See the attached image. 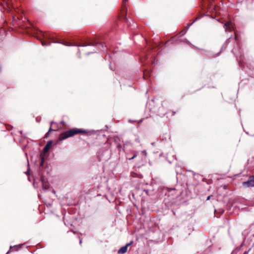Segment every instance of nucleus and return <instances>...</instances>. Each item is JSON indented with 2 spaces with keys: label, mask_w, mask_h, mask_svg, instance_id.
I'll return each instance as SVG.
<instances>
[{
  "label": "nucleus",
  "mask_w": 254,
  "mask_h": 254,
  "mask_svg": "<svg viewBox=\"0 0 254 254\" xmlns=\"http://www.w3.org/2000/svg\"><path fill=\"white\" fill-rule=\"evenodd\" d=\"M89 130L80 129L77 128H73L71 129L64 131L60 134L59 138V140L62 141L68 137H72L75 134H79L81 133H88Z\"/></svg>",
  "instance_id": "obj_1"
},
{
  "label": "nucleus",
  "mask_w": 254,
  "mask_h": 254,
  "mask_svg": "<svg viewBox=\"0 0 254 254\" xmlns=\"http://www.w3.org/2000/svg\"><path fill=\"white\" fill-rule=\"evenodd\" d=\"M233 52L236 57H239V59L238 60L240 66H242L244 68H245L246 67H249L245 58L244 57H242L243 52L240 49H239L238 46L234 47L233 50Z\"/></svg>",
  "instance_id": "obj_2"
},
{
  "label": "nucleus",
  "mask_w": 254,
  "mask_h": 254,
  "mask_svg": "<svg viewBox=\"0 0 254 254\" xmlns=\"http://www.w3.org/2000/svg\"><path fill=\"white\" fill-rule=\"evenodd\" d=\"M55 43H60L62 45H65L66 46H76V47H86L87 46H97L99 45V48L100 49H101V51H104V44L102 43H95V42H90L89 43L87 44H65L64 42H61L59 41L55 42Z\"/></svg>",
  "instance_id": "obj_3"
},
{
  "label": "nucleus",
  "mask_w": 254,
  "mask_h": 254,
  "mask_svg": "<svg viewBox=\"0 0 254 254\" xmlns=\"http://www.w3.org/2000/svg\"><path fill=\"white\" fill-rule=\"evenodd\" d=\"M243 186L245 188L254 187V175L249 177L248 181L242 183Z\"/></svg>",
  "instance_id": "obj_4"
},
{
  "label": "nucleus",
  "mask_w": 254,
  "mask_h": 254,
  "mask_svg": "<svg viewBox=\"0 0 254 254\" xmlns=\"http://www.w3.org/2000/svg\"><path fill=\"white\" fill-rule=\"evenodd\" d=\"M224 28L225 29V31L229 30L231 31L233 29V27L231 22H227L224 25Z\"/></svg>",
  "instance_id": "obj_5"
},
{
  "label": "nucleus",
  "mask_w": 254,
  "mask_h": 254,
  "mask_svg": "<svg viewBox=\"0 0 254 254\" xmlns=\"http://www.w3.org/2000/svg\"><path fill=\"white\" fill-rule=\"evenodd\" d=\"M132 243V242H130L129 243L127 244L126 246L121 248L119 251L118 253L125 254L127 251V248L128 246Z\"/></svg>",
  "instance_id": "obj_6"
},
{
  "label": "nucleus",
  "mask_w": 254,
  "mask_h": 254,
  "mask_svg": "<svg viewBox=\"0 0 254 254\" xmlns=\"http://www.w3.org/2000/svg\"><path fill=\"white\" fill-rule=\"evenodd\" d=\"M167 104V103L166 102H162V107H160L159 108V114H160V116H164L165 115H166L167 113V112L166 111L162 112V110L163 109L164 106H166Z\"/></svg>",
  "instance_id": "obj_7"
},
{
  "label": "nucleus",
  "mask_w": 254,
  "mask_h": 254,
  "mask_svg": "<svg viewBox=\"0 0 254 254\" xmlns=\"http://www.w3.org/2000/svg\"><path fill=\"white\" fill-rule=\"evenodd\" d=\"M52 140H50L47 142V144L44 147V149H43L44 153H46L49 150L51 146L52 145Z\"/></svg>",
  "instance_id": "obj_8"
},
{
  "label": "nucleus",
  "mask_w": 254,
  "mask_h": 254,
  "mask_svg": "<svg viewBox=\"0 0 254 254\" xmlns=\"http://www.w3.org/2000/svg\"><path fill=\"white\" fill-rule=\"evenodd\" d=\"M24 244H19V245H15L13 246V248H15L16 249L15 250V251H18L19 249H21L22 248V246ZM12 248H13V247L12 246H10V249H12Z\"/></svg>",
  "instance_id": "obj_9"
},
{
  "label": "nucleus",
  "mask_w": 254,
  "mask_h": 254,
  "mask_svg": "<svg viewBox=\"0 0 254 254\" xmlns=\"http://www.w3.org/2000/svg\"><path fill=\"white\" fill-rule=\"evenodd\" d=\"M41 181L42 183V189L44 190H48V187L46 185L44 184V181L43 178H41Z\"/></svg>",
  "instance_id": "obj_10"
},
{
  "label": "nucleus",
  "mask_w": 254,
  "mask_h": 254,
  "mask_svg": "<svg viewBox=\"0 0 254 254\" xmlns=\"http://www.w3.org/2000/svg\"><path fill=\"white\" fill-rule=\"evenodd\" d=\"M98 155H99V160H107L108 159L109 157H107L106 158H103V157L102 156V155L100 154V152H99L98 153Z\"/></svg>",
  "instance_id": "obj_11"
},
{
  "label": "nucleus",
  "mask_w": 254,
  "mask_h": 254,
  "mask_svg": "<svg viewBox=\"0 0 254 254\" xmlns=\"http://www.w3.org/2000/svg\"><path fill=\"white\" fill-rule=\"evenodd\" d=\"M44 163V157L43 156H41V162L40 166L42 167L43 166Z\"/></svg>",
  "instance_id": "obj_12"
},
{
  "label": "nucleus",
  "mask_w": 254,
  "mask_h": 254,
  "mask_svg": "<svg viewBox=\"0 0 254 254\" xmlns=\"http://www.w3.org/2000/svg\"><path fill=\"white\" fill-rule=\"evenodd\" d=\"M136 156H137V154H136V153H134V154H133V156H132V157H130V158H128V159L129 160H132V159H133L134 158H135Z\"/></svg>",
  "instance_id": "obj_13"
},
{
  "label": "nucleus",
  "mask_w": 254,
  "mask_h": 254,
  "mask_svg": "<svg viewBox=\"0 0 254 254\" xmlns=\"http://www.w3.org/2000/svg\"><path fill=\"white\" fill-rule=\"evenodd\" d=\"M229 42V39H227L225 43L223 44V45L222 46V48H225L226 47V46H227V43Z\"/></svg>",
  "instance_id": "obj_14"
},
{
  "label": "nucleus",
  "mask_w": 254,
  "mask_h": 254,
  "mask_svg": "<svg viewBox=\"0 0 254 254\" xmlns=\"http://www.w3.org/2000/svg\"><path fill=\"white\" fill-rule=\"evenodd\" d=\"M41 118L40 117H37L36 119V121L37 122L39 123L41 121Z\"/></svg>",
  "instance_id": "obj_15"
},
{
  "label": "nucleus",
  "mask_w": 254,
  "mask_h": 254,
  "mask_svg": "<svg viewBox=\"0 0 254 254\" xmlns=\"http://www.w3.org/2000/svg\"><path fill=\"white\" fill-rule=\"evenodd\" d=\"M142 153L146 156H147V152L146 151V150H143L142 151Z\"/></svg>",
  "instance_id": "obj_16"
},
{
  "label": "nucleus",
  "mask_w": 254,
  "mask_h": 254,
  "mask_svg": "<svg viewBox=\"0 0 254 254\" xmlns=\"http://www.w3.org/2000/svg\"><path fill=\"white\" fill-rule=\"evenodd\" d=\"M51 130H52V129L51 127H50L48 130V132L46 134V136L49 134V132H50Z\"/></svg>",
  "instance_id": "obj_17"
},
{
  "label": "nucleus",
  "mask_w": 254,
  "mask_h": 254,
  "mask_svg": "<svg viewBox=\"0 0 254 254\" xmlns=\"http://www.w3.org/2000/svg\"><path fill=\"white\" fill-rule=\"evenodd\" d=\"M42 45L43 46H46V45H48V44H47V43H45L44 42L42 41Z\"/></svg>",
  "instance_id": "obj_18"
},
{
  "label": "nucleus",
  "mask_w": 254,
  "mask_h": 254,
  "mask_svg": "<svg viewBox=\"0 0 254 254\" xmlns=\"http://www.w3.org/2000/svg\"><path fill=\"white\" fill-rule=\"evenodd\" d=\"M104 153L105 154H108V155H109V151L108 150H105L104 151Z\"/></svg>",
  "instance_id": "obj_19"
},
{
  "label": "nucleus",
  "mask_w": 254,
  "mask_h": 254,
  "mask_svg": "<svg viewBox=\"0 0 254 254\" xmlns=\"http://www.w3.org/2000/svg\"><path fill=\"white\" fill-rule=\"evenodd\" d=\"M185 40L188 44L191 45V43L187 39H185Z\"/></svg>",
  "instance_id": "obj_20"
},
{
  "label": "nucleus",
  "mask_w": 254,
  "mask_h": 254,
  "mask_svg": "<svg viewBox=\"0 0 254 254\" xmlns=\"http://www.w3.org/2000/svg\"><path fill=\"white\" fill-rule=\"evenodd\" d=\"M78 55H79V57H80V51L79 49L78 50V52H77Z\"/></svg>",
  "instance_id": "obj_21"
},
{
  "label": "nucleus",
  "mask_w": 254,
  "mask_h": 254,
  "mask_svg": "<svg viewBox=\"0 0 254 254\" xmlns=\"http://www.w3.org/2000/svg\"><path fill=\"white\" fill-rule=\"evenodd\" d=\"M151 145H152L153 146H154L155 145V143L154 142H152L151 143Z\"/></svg>",
  "instance_id": "obj_22"
},
{
  "label": "nucleus",
  "mask_w": 254,
  "mask_h": 254,
  "mask_svg": "<svg viewBox=\"0 0 254 254\" xmlns=\"http://www.w3.org/2000/svg\"><path fill=\"white\" fill-rule=\"evenodd\" d=\"M193 22H192L191 24H189V25H188V28H189L190 26H191V25L193 24Z\"/></svg>",
  "instance_id": "obj_23"
},
{
  "label": "nucleus",
  "mask_w": 254,
  "mask_h": 254,
  "mask_svg": "<svg viewBox=\"0 0 254 254\" xmlns=\"http://www.w3.org/2000/svg\"><path fill=\"white\" fill-rule=\"evenodd\" d=\"M25 174H27V175H29V173H28V170L26 172H25Z\"/></svg>",
  "instance_id": "obj_24"
},
{
  "label": "nucleus",
  "mask_w": 254,
  "mask_h": 254,
  "mask_svg": "<svg viewBox=\"0 0 254 254\" xmlns=\"http://www.w3.org/2000/svg\"><path fill=\"white\" fill-rule=\"evenodd\" d=\"M210 197V196H208L207 197V200L209 199Z\"/></svg>",
  "instance_id": "obj_25"
},
{
  "label": "nucleus",
  "mask_w": 254,
  "mask_h": 254,
  "mask_svg": "<svg viewBox=\"0 0 254 254\" xmlns=\"http://www.w3.org/2000/svg\"><path fill=\"white\" fill-rule=\"evenodd\" d=\"M127 0H123V2H124V3H126V1H127Z\"/></svg>",
  "instance_id": "obj_26"
},
{
  "label": "nucleus",
  "mask_w": 254,
  "mask_h": 254,
  "mask_svg": "<svg viewBox=\"0 0 254 254\" xmlns=\"http://www.w3.org/2000/svg\"><path fill=\"white\" fill-rule=\"evenodd\" d=\"M235 40H237V36H236V35H235Z\"/></svg>",
  "instance_id": "obj_27"
},
{
  "label": "nucleus",
  "mask_w": 254,
  "mask_h": 254,
  "mask_svg": "<svg viewBox=\"0 0 254 254\" xmlns=\"http://www.w3.org/2000/svg\"><path fill=\"white\" fill-rule=\"evenodd\" d=\"M90 53H86V55L87 56H88V55H89L90 54Z\"/></svg>",
  "instance_id": "obj_28"
},
{
  "label": "nucleus",
  "mask_w": 254,
  "mask_h": 254,
  "mask_svg": "<svg viewBox=\"0 0 254 254\" xmlns=\"http://www.w3.org/2000/svg\"><path fill=\"white\" fill-rule=\"evenodd\" d=\"M9 252H10V251H8L6 253V254H8L9 253Z\"/></svg>",
  "instance_id": "obj_29"
},
{
  "label": "nucleus",
  "mask_w": 254,
  "mask_h": 254,
  "mask_svg": "<svg viewBox=\"0 0 254 254\" xmlns=\"http://www.w3.org/2000/svg\"><path fill=\"white\" fill-rule=\"evenodd\" d=\"M9 252H10V251H8L6 253V254H8L9 253Z\"/></svg>",
  "instance_id": "obj_30"
},
{
  "label": "nucleus",
  "mask_w": 254,
  "mask_h": 254,
  "mask_svg": "<svg viewBox=\"0 0 254 254\" xmlns=\"http://www.w3.org/2000/svg\"><path fill=\"white\" fill-rule=\"evenodd\" d=\"M129 122H130V123H132L133 121H132L131 120H129Z\"/></svg>",
  "instance_id": "obj_31"
},
{
  "label": "nucleus",
  "mask_w": 254,
  "mask_h": 254,
  "mask_svg": "<svg viewBox=\"0 0 254 254\" xmlns=\"http://www.w3.org/2000/svg\"><path fill=\"white\" fill-rule=\"evenodd\" d=\"M81 242H82L81 240H80V241H79L80 244H81Z\"/></svg>",
  "instance_id": "obj_32"
},
{
  "label": "nucleus",
  "mask_w": 254,
  "mask_h": 254,
  "mask_svg": "<svg viewBox=\"0 0 254 254\" xmlns=\"http://www.w3.org/2000/svg\"><path fill=\"white\" fill-rule=\"evenodd\" d=\"M1 69H2V68H1V67L0 66V71L1 70Z\"/></svg>",
  "instance_id": "obj_33"
},
{
  "label": "nucleus",
  "mask_w": 254,
  "mask_h": 254,
  "mask_svg": "<svg viewBox=\"0 0 254 254\" xmlns=\"http://www.w3.org/2000/svg\"><path fill=\"white\" fill-rule=\"evenodd\" d=\"M142 122V120H140L139 121V123L141 122Z\"/></svg>",
  "instance_id": "obj_34"
}]
</instances>
